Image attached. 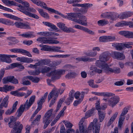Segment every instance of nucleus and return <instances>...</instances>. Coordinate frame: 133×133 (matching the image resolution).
<instances>
[{
  "mask_svg": "<svg viewBox=\"0 0 133 133\" xmlns=\"http://www.w3.org/2000/svg\"><path fill=\"white\" fill-rule=\"evenodd\" d=\"M99 119L100 122H102L105 118L106 113L105 112L99 110L98 111Z\"/></svg>",
  "mask_w": 133,
  "mask_h": 133,
  "instance_id": "37",
  "label": "nucleus"
},
{
  "mask_svg": "<svg viewBox=\"0 0 133 133\" xmlns=\"http://www.w3.org/2000/svg\"><path fill=\"white\" fill-rule=\"evenodd\" d=\"M56 90L57 89L56 88H54L51 91L49 94L48 97V102H49L51 99L53 97L54 98H53L56 99L61 89H59L57 91Z\"/></svg>",
  "mask_w": 133,
  "mask_h": 133,
  "instance_id": "13",
  "label": "nucleus"
},
{
  "mask_svg": "<svg viewBox=\"0 0 133 133\" xmlns=\"http://www.w3.org/2000/svg\"><path fill=\"white\" fill-rule=\"evenodd\" d=\"M18 103V101H16L13 104L12 108L8 109L5 112V114L7 115H10L15 112L17 109L16 107Z\"/></svg>",
  "mask_w": 133,
  "mask_h": 133,
  "instance_id": "28",
  "label": "nucleus"
},
{
  "mask_svg": "<svg viewBox=\"0 0 133 133\" xmlns=\"http://www.w3.org/2000/svg\"><path fill=\"white\" fill-rule=\"evenodd\" d=\"M95 64L97 66L103 69L105 72L107 71V70L108 66L105 63L103 62L99 59L96 61Z\"/></svg>",
  "mask_w": 133,
  "mask_h": 133,
  "instance_id": "22",
  "label": "nucleus"
},
{
  "mask_svg": "<svg viewBox=\"0 0 133 133\" xmlns=\"http://www.w3.org/2000/svg\"><path fill=\"white\" fill-rule=\"evenodd\" d=\"M133 15V13L130 12H123L119 15V17L121 19H123L127 18Z\"/></svg>",
  "mask_w": 133,
  "mask_h": 133,
  "instance_id": "31",
  "label": "nucleus"
},
{
  "mask_svg": "<svg viewBox=\"0 0 133 133\" xmlns=\"http://www.w3.org/2000/svg\"><path fill=\"white\" fill-rule=\"evenodd\" d=\"M0 23L9 25L13 26L14 25V23L13 21L4 18H0Z\"/></svg>",
  "mask_w": 133,
  "mask_h": 133,
  "instance_id": "35",
  "label": "nucleus"
},
{
  "mask_svg": "<svg viewBox=\"0 0 133 133\" xmlns=\"http://www.w3.org/2000/svg\"><path fill=\"white\" fill-rule=\"evenodd\" d=\"M69 97L68 98L66 101V103L67 105H69L70 104V103L72 102L74 98V93L72 91H71L69 94Z\"/></svg>",
  "mask_w": 133,
  "mask_h": 133,
  "instance_id": "41",
  "label": "nucleus"
},
{
  "mask_svg": "<svg viewBox=\"0 0 133 133\" xmlns=\"http://www.w3.org/2000/svg\"><path fill=\"white\" fill-rule=\"evenodd\" d=\"M32 3L38 6H40L42 8L47 10L51 12L52 9L48 7L46 4L42 1L38 0H30Z\"/></svg>",
  "mask_w": 133,
  "mask_h": 133,
  "instance_id": "10",
  "label": "nucleus"
},
{
  "mask_svg": "<svg viewBox=\"0 0 133 133\" xmlns=\"http://www.w3.org/2000/svg\"><path fill=\"white\" fill-rule=\"evenodd\" d=\"M131 22H126L125 21H122L121 22H119L117 23L115 26L116 27L123 26L126 25H128L131 24Z\"/></svg>",
  "mask_w": 133,
  "mask_h": 133,
  "instance_id": "45",
  "label": "nucleus"
},
{
  "mask_svg": "<svg viewBox=\"0 0 133 133\" xmlns=\"http://www.w3.org/2000/svg\"><path fill=\"white\" fill-rule=\"evenodd\" d=\"M11 52L15 53H19L26 55L28 57H31L32 56L30 52L28 51L20 48H14L10 50Z\"/></svg>",
  "mask_w": 133,
  "mask_h": 133,
  "instance_id": "14",
  "label": "nucleus"
},
{
  "mask_svg": "<svg viewBox=\"0 0 133 133\" xmlns=\"http://www.w3.org/2000/svg\"><path fill=\"white\" fill-rule=\"evenodd\" d=\"M61 48V47L60 46H47L46 45H45L41 48V50H42L53 52H64V51L59 50Z\"/></svg>",
  "mask_w": 133,
  "mask_h": 133,
  "instance_id": "4",
  "label": "nucleus"
},
{
  "mask_svg": "<svg viewBox=\"0 0 133 133\" xmlns=\"http://www.w3.org/2000/svg\"><path fill=\"white\" fill-rule=\"evenodd\" d=\"M16 60L21 62L29 63L32 62L33 60L31 58L26 57H18L16 58Z\"/></svg>",
  "mask_w": 133,
  "mask_h": 133,
  "instance_id": "27",
  "label": "nucleus"
},
{
  "mask_svg": "<svg viewBox=\"0 0 133 133\" xmlns=\"http://www.w3.org/2000/svg\"><path fill=\"white\" fill-rule=\"evenodd\" d=\"M9 5L18 6V8H17V9L22 12H23V9L24 8V7H23L21 4H19L13 1H10Z\"/></svg>",
  "mask_w": 133,
  "mask_h": 133,
  "instance_id": "33",
  "label": "nucleus"
},
{
  "mask_svg": "<svg viewBox=\"0 0 133 133\" xmlns=\"http://www.w3.org/2000/svg\"><path fill=\"white\" fill-rule=\"evenodd\" d=\"M19 35L23 37L26 38H31L35 37V35L33 34V32H30L29 33H26L21 34Z\"/></svg>",
  "mask_w": 133,
  "mask_h": 133,
  "instance_id": "43",
  "label": "nucleus"
},
{
  "mask_svg": "<svg viewBox=\"0 0 133 133\" xmlns=\"http://www.w3.org/2000/svg\"><path fill=\"white\" fill-rule=\"evenodd\" d=\"M38 41L40 42L42 44H54L59 43L58 41L52 39H48L45 37H41L37 38V39Z\"/></svg>",
  "mask_w": 133,
  "mask_h": 133,
  "instance_id": "6",
  "label": "nucleus"
},
{
  "mask_svg": "<svg viewBox=\"0 0 133 133\" xmlns=\"http://www.w3.org/2000/svg\"><path fill=\"white\" fill-rule=\"evenodd\" d=\"M109 23V22L104 19L100 20L98 21L97 23L99 26H103Z\"/></svg>",
  "mask_w": 133,
  "mask_h": 133,
  "instance_id": "55",
  "label": "nucleus"
},
{
  "mask_svg": "<svg viewBox=\"0 0 133 133\" xmlns=\"http://www.w3.org/2000/svg\"><path fill=\"white\" fill-rule=\"evenodd\" d=\"M80 1V0H69L67 1V2L69 4L73 3L72 6H73L81 7L88 9L90 7L92 6V4L90 3H84L79 4L78 3H78Z\"/></svg>",
  "mask_w": 133,
  "mask_h": 133,
  "instance_id": "3",
  "label": "nucleus"
},
{
  "mask_svg": "<svg viewBox=\"0 0 133 133\" xmlns=\"http://www.w3.org/2000/svg\"><path fill=\"white\" fill-rule=\"evenodd\" d=\"M133 43L132 42H128L126 43H123L124 48H132V46H130V45H132Z\"/></svg>",
  "mask_w": 133,
  "mask_h": 133,
  "instance_id": "63",
  "label": "nucleus"
},
{
  "mask_svg": "<svg viewBox=\"0 0 133 133\" xmlns=\"http://www.w3.org/2000/svg\"><path fill=\"white\" fill-rule=\"evenodd\" d=\"M51 69L49 67L45 66L42 68L41 71L42 73H46L49 72L51 70Z\"/></svg>",
  "mask_w": 133,
  "mask_h": 133,
  "instance_id": "54",
  "label": "nucleus"
},
{
  "mask_svg": "<svg viewBox=\"0 0 133 133\" xmlns=\"http://www.w3.org/2000/svg\"><path fill=\"white\" fill-rule=\"evenodd\" d=\"M74 27L77 29L82 30L85 32L88 33L90 35H94L95 34V32L89 29L88 28L84 27L78 25H75Z\"/></svg>",
  "mask_w": 133,
  "mask_h": 133,
  "instance_id": "23",
  "label": "nucleus"
},
{
  "mask_svg": "<svg viewBox=\"0 0 133 133\" xmlns=\"http://www.w3.org/2000/svg\"><path fill=\"white\" fill-rule=\"evenodd\" d=\"M65 71L64 70H54L51 71L49 74V76H52L54 77V79H58L61 76V75L65 73Z\"/></svg>",
  "mask_w": 133,
  "mask_h": 133,
  "instance_id": "5",
  "label": "nucleus"
},
{
  "mask_svg": "<svg viewBox=\"0 0 133 133\" xmlns=\"http://www.w3.org/2000/svg\"><path fill=\"white\" fill-rule=\"evenodd\" d=\"M85 119L84 118H82L78 123L79 129L81 133H88V131L86 130L87 125L84 122Z\"/></svg>",
  "mask_w": 133,
  "mask_h": 133,
  "instance_id": "7",
  "label": "nucleus"
},
{
  "mask_svg": "<svg viewBox=\"0 0 133 133\" xmlns=\"http://www.w3.org/2000/svg\"><path fill=\"white\" fill-rule=\"evenodd\" d=\"M11 65L12 68H15L16 67L23 69L24 68V66L23 65L19 63H14L11 64Z\"/></svg>",
  "mask_w": 133,
  "mask_h": 133,
  "instance_id": "52",
  "label": "nucleus"
},
{
  "mask_svg": "<svg viewBox=\"0 0 133 133\" xmlns=\"http://www.w3.org/2000/svg\"><path fill=\"white\" fill-rule=\"evenodd\" d=\"M23 128L22 125L19 122H17L13 127L14 130L11 131V133H21Z\"/></svg>",
  "mask_w": 133,
  "mask_h": 133,
  "instance_id": "17",
  "label": "nucleus"
},
{
  "mask_svg": "<svg viewBox=\"0 0 133 133\" xmlns=\"http://www.w3.org/2000/svg\"><path fill=\"white\" fill-rule=\"evenodd\" d=\"M95 108H92L91 109L89 110L85 113V117H83L85 119L94 115L95 114Z\"/></svg>",
  "mask_w": 133,
  "mask_h": 133,
  "instance_id": "38",
  "label": "nucleus"
},
{
  "mask_svg": "<svg viewBox=\"0 0 133 133\" xmlns=\"http://www.w3.org/2000/svg\"><path fill=\"white\" fill-rule=\"evenodd\" d=\"M115 38L114 36H104L100 37L99 40L100 42H106L114 40Z\"/></svg>",
  "mask_w": 133,
  "mask_h": 133,
  "instance_id": "25",
  "label": "nucleus"
},
{
  "mask_svg": "<svg viewBox=\"0 0 133 133\" xmlns=\"http://www.w3.org/2000/svg\"><path fill=\"white\" fill-rule=\"evenodd\" d=\"M21 3L24 6H23V7H24V9H23L24 10L27 11L26 10V8H28L30 6V4L29 3L26 1H23Z\"/></svg>",
  "mask_w": 133,
  "mask_h": 133,
  "instance_id": "61",
  "label": "nucleus"
},
{
  "mask_svg": "<svg viewBox=\"0 0 133 133\" xmlns=\"http://www.w3.org/2000/svg\"><path fill=\"white\" fill-rule=\"evenodd\" d=\"M118 112H116L111 117L109 121L108 124L107 125L109 126L113 123V122L115 120L116 118L117 115L118 114Z\"/></svg>",
  "mask_w": 133,
  "mask_h": 133,
  "instance_id": "44",
  "label": "nucleus"
},
{
  "mask_svg": "<svg viewBox=\"0 0 133 133\" xmlns=\"http://www.w3.org/2000/svg\"><path fill=\"white\" fill-rule=\"evenodd\" d=\"M92 93L96 95L108 97L111 96L113 95L112 93L109 92H92Z\"/></svg>",
  "mask_w": 133,
  "mask_h": 133,
  "instance_id": "39",
  "label": "nucleus"
},
{
  "mask_svg": "<svg viewBox=\"0 0 133 133\" xmlns=\"http://www.w3.org/2000/svg\"><path fill=\"white\" fill-rule=\"evenodd\" d=\"M36 97L35 95L32 96L30 98L29 101L27 99L26 101L24 104V107L26 110L29 109L30 106L33 104L35 99Z\"/></svg>",
  "mask_w": 133,
  "mask_h": 133,
  "instance_id": "19",
  "label": "nucleus"
},
{
  "mask_svg": "<svg viewBox=\"0 0 133 133\" xmlns=\"http://www.w3.org/2000/svg\"><path fill=\"white\" fill-rule=\"evenodd\" d=\"M29 76H27L23 77L22 79V84L23 85H30L31 82L28 81L27 80L29 79Z\"/></svg>",
  "mask_w": 133,
  "mask_h": 133,
  "instance_id": "50",
  "label": "nucleus"
},
{
  "mask_svg": "<svg viewBox=\"0 0 133 133\" xmlns=\"http://www.w3.org/2000/svg\"><path fill=\"white\" fill-rule=\"evenodd\" d=\"M4 89L3 91L6 92V91L10 90L11 89H14V87L11 85H5L4 87H3Z\"/></svg>",
  "mask_w": 133,
  "mask_h": 133,
  "instance_id": "57",
  "label": "nucleus"
},
{
  "mask_svg": "<svg viewBox=\"0 0 133 133\" xmlns=\"http://www.w3.org/2000/svg\"><path fill=\"white\" fill-rule=\"evenodd\" d=\"M14 25L17 28L21 29H30L31 28L28 23H24L20 22L17 21L14 23Z\"/></svg>",
  "mask_w": 133,
  "mask_h": 133,
  "instance_id": "11",
  "label": "nucleus"
},
{
  "mask_svg": "<svg viewBox=\"0 0 133 133\" xmlns=\"http://www.w3.org/2000/svg\"><path fill=\"white\" fill-rule=\"evenodd\" d=\"M0 60L7 63H10L11 62V60L10 58H9L8 55L5 54H0Z\"/></svg>",
  "mask_w": 133,
  "mask_h": 133,
  "instance_id": "29",
  "label": "nucleus"
},
{
  "mask_svg": "<svg viewBox=\"0 0 133 133\" xmlns=\"http://www.w3.org/2000/svg\"><path fill=\"white\" fill-rule=\"evenodd\" d=\"M43 23L44 24L50 27L53 29L55 30H57L58 28L56 26L53 24H52L50 22H43Z\"/></svg>",
  "mask_w": 133,
  "mask_h": 133,
  "instance_id": "47",
  "label": "nucleus"
},
{
  "mask_svg": "<svg viewBox=\"0 0 133 133\" xmlns=\"http://www.w3.org/2000/svg\"><path fill=\"white\" fill-rule=\"evenodd\" d=\"M76 60L79 62L82 61L84 62H91L96 60V59L94 58H90L86 56L78 57L76 58Z\"/></svg>",
  "mask_w": 133,
  "mask_h": 133,
  "instance_id": "24",
  "label": "nucleus"
},
{
  "mask_svg": "<svg viewBox=\"0 0 133 133\" xmlns=\"http://www.w3.org/2000/svg\"><path fill=\"white\" fill-rule=\"evenodd\" d=\"M42 63L44 65H47L49 66V65L51 64V62L49 59H41Z\"/></svg>",
  "mask_w": 133,
  "mask_h": 133,
  "instance_id": "60",
  "label": "nucleus"
},
{
  "mask_svg": "<svg viewBox=\"0 0 133 133\" xmlns=\"http://www.w3.org/2000/svg\"><path fill=\"white\" fill-rule=\"evenodd\" d=\"M24 109L26 110H27L24 107V105L23 106V105H21L17 110V112H18V114L17 116H17L18 117H19L20 116L23 112Z\"/></svg>",
  "mask_w": 133,
  "mask_h": 133,
  "instance_id": "48",
  "label": "nucleus"
},
{
  "mask_svg": "<svg viewBox=\"0 0 133 133\" xmlns=\"http://www.w3.org/2000/svg\"><path fill=\"white\" fill-rule=\"evenodd\" d=\"M85 90H86L87 91L86 92H85L84 91H82L81 92V93H80V92L79 91H77L75 92L74 94V96L75 98L76 99L79 100L80 98H81V96L82 94V95H83V99L84 97L85 93L86 94H87L89 90L88 89V88H87Z\"/></svg>",
  "mask_w": 133,
  "mask_h": 133,
  "instance_id": "32",
  "label": "nucleus"
},
{
  "mask_svg": "<svg viewBox=\"0 0 133 133\" xmlns=\"http://www.w3.org/2000/svg\"><path fill=\"white\" fill-rule=\"evenodd\" d=\"M89 85L92 88H95L98 87V85L97 84L94 85V80H90L88 82Z\"/></svg>",
  "mask_w": 133,
  "mask_h": 133,
  "instance_id": "64",
  "label": "nucleus"
},
{
  "mask_svg": "<svg viewBox=\"0 0 133 133\" xmlns=\"http://www.w3.org/2000/svg\"><path fill=\"white\" fill-rule=\"evenodd\" d=\"M79 19H77L76 22L84 26L87 25V18L86 17L83 15L79 14L78 16Z\"/></svg>",
  "mask_w": 133,
  "mask_h": 133,
  "instance_id": "18",
  "label": "nucleus"
},
{
  "mask_svg": "<svg viewBox=\"0 0 133 133\" xmlns=\"http://www.w3.org/2000/svg\"><path fill=\"white\" fill-rule=\"evenodd\" d=\"M8 39L10 41L9 43V45H10L15 44L19 42L18 40L15 39V38L14 37H9L8 38Z\"/></svg>",
  "mask_w": 133,
  "mask_h": 133,
  "instance_id": "46",
  "label": "nucleus"
},
{
  "mask_svg": "<svg viewBox=\"0 0 133 133\" xmlns=\"http://www.w3.org/2000/svg\"><path fill=\"white\" fill-rule=\"evenodd\" d=\"M22 13L29 17H31L36 19H38L39 18V17L37 15L27 11L23 10Z\"/></svg>",
  "mask_w": 133,
  "mask_h": 133,
  "instance_id": "42",
  "label": "nucleus"
},
{
  "mask_svg": "<svg viewBox=\"0 0 133 133\" xmlns=\"http://www.w3.org/2000/svg\"><path fill=\"white\" fill-rule=\"evenodd\" d=\"M101 124L99 123L97 124V119L95 118L93 122H91L89 125L88 128L89 130H90L93 128L94 133H99L100 128Z\"/></svg>",
  "mask_w": 133,
  "mask_h": 133,
  "instance_id": "2",
  "label": "nucleus"
},
{
  "mask_svg": "<svg viewBox=\"0 0 133 133\" xmlns=\"http://www.w3.org/2000/svg\"><path fill=\"white\" fill-rule=\"evenodd\" d=\"M3 82L4 84L8 83L9 82H11L14 84L18 83V80L14 78V76H8L4 78L3 79Z\"/></svg>",
  "mask_w": 133,
  "mask_h": 133,
  "instance_id": "16",
  "label": "nucleus"
},
{
  "mask_svg": "<svg viewBox=\"0 0 133 133\" xmlns=\"http://www.w3.org/2000/svg\"><path fill=\"white\" fill-rule=\"evenodd\" d=\"M64 101L63 99L61 98L58 102L56 109L55 110L56 112H57L60 109L61 106L63 102Z\"/></svg>",
  "mask_w": 133,
  "mask_h": 133,
  "instance_id": "58",
  "label": "nucleus"
},
{
  "mask_svg": "<svg viewBox=\"0 0 133 133\" xmlns=\"http://www.w3.org/2000/svg\"><path fill=\"white\" fill-rule=\"evenodd\" d=\"M110 59L109 53L108 52H104L100 55L99 59L103 62L105 63Z\"/></svg>",
  "mask_w": 133,
  "mask_h": 133,
  "instance_id": "20",
  "label": "nucleus"
},
{
  "mask_svg": "<svg viewBox=\"0 0 133 133\" xmlns=\"http://www.w3.org/2000/svg\"><path fill=\"white\" fill-rule=\"evenodd\" d=\"M29 79L35 83H38L39 81V78L37 77H34L31 76H29Z\"/></svg>",
  "mask_w": 133,
  "mask_h": 133,
  "instance_id": "59",
  "label": "nucleus"
},
{
  "mask_svg": "<svg viewBox=\"0 0 133 133\" xmlns=\"http://www.w3.org/2000/svg\"><path fill=\"white\" fill-rule=\"evenodd\" d=\"M119 34L128 38H133V32L123 31L119 32Z\"/></svg>",
  "mask_w": 133,
  "mask_h": 133,
  "instance_id": "26",
  "label": "nucleus"
},
{
  "mask_svg": "<svg viewBox=\"0 0 133 133\" xmlns=\"http://www.w3.org/2000/svg\"><path fill=\"white\" fill-rule=\"evenodd\" d=\"M48 94V92H46L44 94L42 98L40 100L37 102L38 107L36 111H35L33 114L35 115L38 113V112L41 109L42 107V105L44 102Z\"/></svg>",
  "mask_w": 133,
  "mask_h": 133,
  "instance_id": "8",
  "label": "nucleus"
},
{
  "mask_svg": "<svg viewBox=\"0 0 133 133\" xmlns=\"http://www.w3.org/2000/svg\"><path fill=\"white\" fill-rule=\"evenodd\" d=\"M107 70V71H106L105 72L106 73L110 72L111 73L118 74L120 72L119 68L117 67H115L112 68L109 67V66H108Z\"/></svg>",
  "mask_w": 133,
  "mask_h": 133,
  "instance_id": "34",
  "label": "nucleus"
},
{
  "mask_svg": "<svg viewBox=\"0 0 133 133\" xmlns=\"http://www.w3.org/2000/svg\"><path fill=\"white\" fill-rule=\"evenodd\" d=\"M53 110L51 109L48 111L45 114L44 116L43 117V120L44 122L48 121L51 122V120L50 119V117L51 116L52 112Z\"/></svg>",
  "mask_w": 133,
  "mask_h": 133,
  "instance_id": "30",
  "label": "nucleus"
},
{
  "mask_svg": "<svg viewBox=\"0 0 133 133\" xmlns=\"http://www.w3.org/2000/svg\"><path fill=\"white\" fill-rule=\"evenodd\" d=\"M112 45L115 47L117 50H121L124 49L123 43H113Z\"/></svg>",
  "mask_w": 133,
  "mask_h": 133,
  "instance_id": "40",
  "label": "nucleus"
},
{
  "mask_svg": "<svg viewBox=\"0 0 133 133\" xmlns=\"http://www.w3.org/2000/svg\"><path fill=\"white\" fill-rule=\"evenodd\" d=\"M111 56L114 58L118 60H122L125 58V56L123 54L117 52H112Z\"/></svg>",
  "mask_w": 133,
  "mask_h": 133,
  "instance_id": "21",
  "label": "nucleus"
},
{
  "mask_svg": "<svg viewBox=\"0 0 133 133\" xmlns=\"http://www.w3.org/2000/svg\"><path fill=\"white\" fill-rule=\"evenodd\" d=\"M100 49L98 47H94L92 48V50H90L89 52L85 53V54L88 56L91 57H96L97 55V51L99 52Z\"/></svg>",
  "mask_w": 133,
  "mask_h": 133,
  "instance_id": "15",
  "label": "nucleus"
},
{
  "mask_svg": "<svg viewBox=\"0 0 133 133\" xmlns=\"http://www.w3.org/2000/svg\"><path fill=\"white\" fill-rule=\"evenodd\" d=\"M128 112V110L127 108H124L120 115L119 118L123 119H124L125 118L124 116L126 115Z\"/></svg>",
  "mask_w": 133,
  "mask_h": 133,
  "instance_id": "51",
  "label": "nucleus"
},
{
  "mask_svg": "<svg viewBox=\"0 0 133 133\" xmlns=\"http://www.w3.org/2000/svg\"><path fill=\"white\" fill-rule=\"evenodd\" d=\"M83 95L82 94V96H81V98H80L79 100H78L75 101L74 102L73 105L74 106H77L78 104H80L83 101Z\"/></svg>",
  "mask_w": 133,
  "mask_h": 133,
  "instance_id": "62",
  "label": "nucleus"
},
{
  "mask_svg": "<svg viewBox=\"0 0 133 133\" xmlns=\"http://www.w3.org/2000/svg\"><path fill=\"white\" fill-rule=\"evenodd\" d=\"M57 26L61 30L66 33L72 32L74 33L76 31L73 29L71 28H68L65 26V24L59 22L57 24Z\"/></svg>",
  "mask_w": 133,
  "mask_h": 133,
  "instance_id": "9",
  "label": "nucleus"
},
{
  "mask_svg": "<svg viewBox=\"0 0 133 133\" xmlns=\"http://www.w3.org/2000/svg\"><path fill=\"white\" fill-rule=\"evenodd\" d=\"M61 62V60L56 61H54L51 62V64L49 65V66L50 67H54L59 65Z\"/></svg>",
  "mask_w": 133,
  "mask_h": 133,
  "instance_id": "56",
  "label": "nucleus"
},
{
  "mask_svg": "<svg viewBox=\"0 0 133 133\" xmlns=\"http://www.w3.org/2000/svg\"><path fill=\"white\" fill-rule=\"evenodd\" d=\"M3 15L5 17L10 19L16 20H18L19 19V18L18 17L11 14L6 13H4Z\"/></svg>",
  "mask_w": 133,
  "mask_h": 133,
  "instance_id": "49",
  "label": "nucleus"
},
{
  "mask_svg": "<svg viewBox=\"0 0 133 133\" xmlns=\"http://www.w3.org/2000/svg\"><path fill=\"white\" fill-rule=\"evenodd\" d=\"M51 12L59 15L64 18H67L75 22H76L77 19L76 18H75L78 17L79 14H80V13H77L71 12L68 14L67 15L65 16L58 11L53 9Z\"/></svg>",
  "mask_w": 133,
  "mask_h": 133,
  "instance_id": "1",
  "label": "nucleus"
},
{
  "mask_svg": "<svg viewBox=\"0 0 133 133\" xmlns=\"http://www.w3.org/2000/svg\"><path fill=\"white\" fill-rule=\"evenodd\" d=\"M77 75V74L75 72H70L67 74L65 77L66 78L70 79L74 78Z\"/></svg>",
  "mask_w": 133,
  "mask_h": 133,
  "instance_id": "53",
  "label": "nucleus"
},
{
  "mask_svg": "<svg viewBox=\"0 0 133 133\" xmlns=\"http://www.w3.org/2000/svg\"><path fill=\"white\" fill-rule=\"evenodd\" d=\"M119 101V98L117 96H115L109 98L108 100L109 105L113 107Z\"/></svg>",
  "mask_w": 133,
  "mask_h": 133,
  "instance_id": "12",
  "label": "nucleus"
},
{
  "mask_svg": "<svg viewBox=\"0 0 133 133\" xmlns=\"http://www.w3.org/2000/svg\"><path fill=\"white\" fill-rule=\"evenodd\" d=\"M116 14L114 12H106L104 14V16L106 17L114 20L116 18Z\"/></svg>",
  "mask_w": 133,
  "mask_h": 133,
  "instance_id": "36",
  "label": "nucleus"
}]
</instances>
